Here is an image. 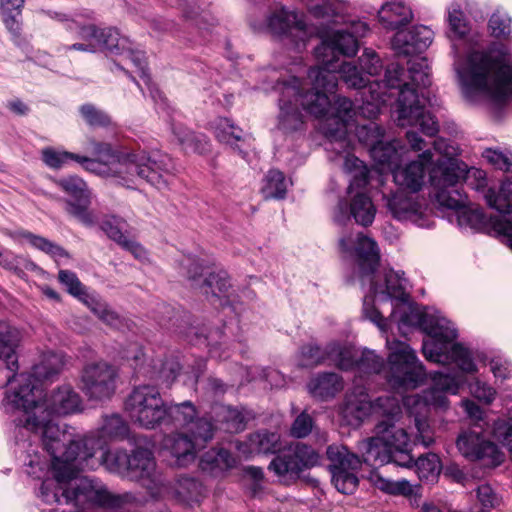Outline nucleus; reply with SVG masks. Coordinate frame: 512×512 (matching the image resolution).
Here are the masks:
<instances>
[{"label":"nucleus","mask_w":512,"mask_h":512,"mask_svg":"<svg viewBox=\"0 0 512 512\" xmlns=\"http://www.w3.org/2000/svg\"><path fill=\"white\" fill-rule=\"evenodd\" d=\"M311 82L312 88L306 92H302L301 81L297 77L277 84L276 88L280 92L277 127L283 133H293L302 129L304 120L299 106L315 118H321L325 114L329 106V91L322 87L317 88L314 81Z\"/></svg>","instance_id":"1a4fd4ad"},{"label":"nucleus","mask_w":512,"mask_h":512,"mask_svg":"<svg viewBox=\"0 0 512 512\" xmlns=\"http://www.w3.org/2000/svg\"><path fill=\"white\" fill-rule=\"evenodd\" d=\"M326 455L334 487L342 494H353L359 485L357 472L362 466L360 456L343 445L328 446Z\"/></svg>","instance_id":"6ab92c4d"},{"label":"nucleus","mask_w":512,"mask_h":512,"mask_svg":"<svg viewBox=\"0 0 512 512\" xmlns=\"http://www.w3.org/2000/svg\"><path fill=\"white\" fill-rule=\"evenodd\" d=\"M21 340L20 331L6 321H0V369L11 372L18 368L15 350Z\"/></svg>","instance_id":"473e14b6"},{"label":"nucleus","mask_w":512,"mask_h":512,"mask_svg":"<svg viewBox=\"0 0 512 512\" xmlns=\"http://www.w3.org/2000/svg\"><path fill=\"white\" fill-rule=\"evenodd\" d=\"M399 331L405 335L410 328H420L427 339L423 341L422 352L428 361L446 364L457 363L464 371L475 370L471 352L461 343L454 341L458 337L457 329L440 313H429L410 305L397 322Z\"/></svg>","instance_id":"39448f33"},{"label":"nucleus","mask_w":512,"mask_h":512,"mask_svg":"<svg viewBox=\"0 0 512 512\" xmlns=\"http://www.w3.org/2000/svg\"><path fill=\"white\" fill-rule=\"evenodd\" d=\"M215 136L219 142L230 145L234 151L245 157L246 153L237 144L238 142L245 141L243 130L236 126L231 119L219 118L216 120Z\"/></svg>","instance_id":"37998d69"},{"label":"nucleus","mask_w":512,"mask_h":512,"mask_svg":"<svg viewBox=\"0 0 512 512\" xmlns=\"http://www.w3.org/2000/svg\"><path fill=\"white\" fill-rule=\"evenodd\" d=\"M504 457L495 443L483 439L479 453L473 460L483 461L484 465L488 467H497L504 461Z\"/></svg>","instance_id":"680f3d73"},{"label":"nucleus","mask_w":512,"mask_h":512,"mask_svg":"<svg viewBox=\"0 0 512 512\" xmlns=\"http://www.w3.org/2000/svg\"><path fill=\"white\" fill-rule=\"evenodd\" d=\"M406 151V146L399 139H392L390 141H380L372 145L370 155L372 159L379 165L387 167L390 170L396 168Z\"/></svg>","instance_id":"4c0bfd02"},{"label":"nucleus","mask_w":512,"mask_h":512,"mask_svg":"<svg viewBox=\"0 0 512 512\" xmlns=\"http://www.w3.org/2000/svg\"><path fill=\"white\" fill-rule=\"evenodd\" d=\"M237 464L236 457L225 448L212 449L204 453L201 457L200 465L202 469H231Z\"/></svg>","instance_id":"8fccbe9b"},{"label":"nucleus","mask_w":512,"mask_h":512,"mask_svg":"<svg viewBox=\"0 0 512 512\" xmlns=\"http://www.w3.org/2000/svg\"><path fill=\"white\" fill-rule=\"evenodd\" d=\"M54 183L71 199L65 202V211L87 227L94 225L93 214L89 211L90 194L86 182L76 175L54 180Z\"/></svg>","instance_id":"4be33fe9"},{"label":"nucleus","mask_w":512,"mask_h":512,"mask_svg":"<svg viewBox=\"0 0 512 512\" xmlns=\"http://www.w3.org/2000/svg\"><path fill=\"white\" fill-rule=\"evenodd\" d=\"M58 281L65 286L70 295L79 300L88 291L86 286L81 283L76 273L71 270H60L58 272Z\"/></svg>","instance_id":"69168bd1"},{"label":"nucleus","mask_w":512,"mask_h":512,"mask_svg":"<svg viewBox=\"0 0 512 512\" xmlns=\"http://www.w3.org/2000/svg\"><path fill=\"white\" fill-rule=\"evenodd\" d=\"M328 363L340 370L348 371L357 368L358 357L355 352L337 342L327 344Z\"/></svg>","instance_id":"49530a36"},{"label":"nucleus","mask_w":512,"mask_h":512,"mask_svg":"<svg viewBox=\"0 0 512 512\" xmlns=\"http://www.w3.org/2000/svg\"><path fill=\"white\" fill-rule=\"evenodd\" d=\"M127 478L140 482L150 496L158 498L164 491V483L156 473V462L151 450L136 447L129 454Z\"/></svg>","instance_id":"412c9836"},{"label":"nucleus","mask_w":512,"mask_h":512,"mask_svg":"<svg viewBox=\"0 0 512 512\" xmlns=\"http://www.w3.org/2000/svg\"><path fill=\"white\" fill-rule=\"evenodd\" d=\"M483 439L484 437L481 433L473 430H466L458 436L456 445L464 457L473 460L479 453Z\"/></svg>","instance_id":"6e6d98bb"},{"label":"nucleus","mask_w":512,"mask_h":512,"mask_svg":"<svg viewBox=\"0 0 512 512\" xmlns=\"http://www.w3.org/2000/svg\"><path fill=\"white\" fill-rule=\"evenodd\" d=\"M448 22L450 32L453 33L456 38H464L469 32V26L458 4H452L448 9Z\"/></svg>","instance_id":"e2e57ef3"},{"label":"nucleus","mask_w":512,"mask_h":512,"mask_svg":"<svg viewBox=\"0 0 512 512\" xmlns=\"http://www.w3.org/2000/svg\"><path fill=\"white\" fill-rule=\"evenodd\" d=\"M127 223L124 219L110 216L105 218L100 225V228L105 234L123 249L131 252L136 258H142L145 254L143 247L132 239H129L124 230Z\"/></svg>","instance_id":"f704fd0d"},{"label":"nucleus","mask_w":512,"mask_h":512,"mask_svg":"<svg viewBox=\"0 0 512 512\" xmlns=\"http://www.w3.org/2000/svg\"><path fill=\"white\" fill-rule=\"evenodd\" d=\"M100 433L102 438L124 439L128 436L129 426L119 414L106 415L103 417Z\"/></svg>","instance_id":"603ef678"},{"label":"nucleus","mask_w":512,"mask_h":512,"mask_svg":"<svg viewBox=\"0 0 512 512\" xmlns=\"http://www.w3.org/2000/svg\"><path fill=\"white\" fill-rule=\"evenodd\" d=\"M190 286L199 291L211 303L220 302L221 306L229 305L231 310L239 314L237 307L229 301V290L232 287L230 277L225 270L210 272L204 276V267L196 257H185L181 262Z\"/></svg>","instance_id":"2eb2a0df"},{"label":"nucleus","mask_w":512,"mask_h":512,"mask_svg":"<svg viewBox=\"0 0 512 512\" xmlns=\"http://www.w3.org/2000/svg\"><path fill=\"white\" fill-rule=\"evenodd\" d=\"M337 72L350 88H366L369 84V92L373 100H384L387 89H399L396 103L398 125L419 127L421 132L429 137L438 133V121L420 103L416 89L410 87L409 83L403 82L404 68L400 64L390 63L386 66L384 79L374 83L377 89L373 88V84L360 66L349 62L338 63Z\"/></svg>","instance_id":"f03ea898"},{"label":"nucleus","mask_w":512,"mask_h":512,"mask_svg":"<svg viewBox=\"0 0 512 512\" xmlns=\"http://www.w3.org/2000/svg\"><path fill=\"white\" fill-rule=\"evenodd\" d=\"M471 177L477 180V189L486 186L484 171L468 168L467 164L456 158L438 160L429 173L436 202L443 208L458 212L459 226L490 235L504 236L512 249V215L500 213L498 216H487L482 209L466 206L467 197L457 188V185L461 181H469Z\"/></svg>","instance_id":"f257e3e1"},{"label":"nucleus","mask_w":512,"mask_h":512,"mask_svg":"<svg viewBox=\"0 0 512 512\" xmlns=\"http://www.w3.org/2000/svg\"><path fill=\"white\" fill-rule=\"evenodd\" d=\"M386 345L390 350L387 367L382 358L373 351L364 350L358 357L357 369L365 373H381L393 389H414L421 384L427 374L415 351L405 342L388 338Z\"/></svg>","instance_id":"6e6552de"},{"label":"nucleus","mask_w":512,"mask_h":512,"mask_svg":"<svg viewBox=\"0 0 512 512\" xmlns=\"http://www.w3.org/2000/svg\"><path fill=\"white\" fill-rule=\"evenodd\" d=\"M320 454L311 446L298 442L287 450L276 453L268 465L281 483H295L305 470L320 464Z\"/></svg>","instance_id":"a211bd4d"},{"label":"nucleus","mask_w":512,"mask_h":512,"mask_svg":"<svg viewBox=\"0 0 512 512\" xmlns=\"http://www.w3.org/2000/svg\"><path fill=\"white\" fill-rule=\"evenodd\" d=\"M17 415L13 419L15 426V438L17 441L25 440L29 433H41L44 449L51 455L53 461L61 463L64 461L63 453L74 442L91 441L94 447V454L98 442L92 437H80L71 439L70 434L61 430L55 423L53 416L40 414L31 409H16Z\"/></svg>","instance_id":"9b49d317"},{"label":"nucleus","mask_w":512,"mask_h":512,"mask_svg":"<svg viewBox=\"0 0 512 512\" xmlns=\"http://www.w3.org/2000/svg\"><path fill=\"white\" fill-rule=\"evenodd\" d=\"M355 253L361 277H371L370 291L373 295L385 293L390 299L397 300L401 303L408 302L409 294L406 292L405 288L406 279L403 277L404 272L394 271L392 269L387 271L384 277V290H380V286L374 281L373 275L378 269L380 254L377 243L373 239L359 234L355 245Z\"/></svg>","instance_id":"ddd939ff"},{"label":"nucleus","mask_w":512,"mask_h":512,"mask_svg":"<svg viewBox=\"0 0 512 512\" xmlns=\"http://www.w3.org/2000/svg\"><path fill=\"white\" fill-rule=\"evenodd\" d=\"M328 362L327 345L322 348L316 343H308L300 348L299 365L303 368H313Z\"/></svg>","instance_id":"864d4df0"},{"label":"nucleus","mask_w":512,"mask_h":512,"mask_svg":"<svg viewBox=\"0 0 512 512\" xmlns=\"http://www.w3.org/2000/svg\"><path fill=\"white\" fill-rule=\"evenodd\" d=\"M434 33L424 25L407 30H398L392 38V48L399 56H410L424 52L432 43Z\"/></svg>","instance_id":"bb28decb"},{"label":"nucleus","mask_w":512,"mask_h":512,"mask_svg":"<svg viewBox=\"0 0 512 512\" xmlns=\"http://www.w3.org/2000/svg\"><path fill=\"white\" fill-rule=\"evenodd\" d=\"M376 215V207L370 196L357 192L348 205L346 200H340L333 213V220L339 225H345L351 218L363 227L370 226Z\"/></svg>","instance_id":"b1692460"},{"label":"nucleus","mask_w":512,"mask_h":512,"mask_svg":"<svg viewBox=\"0 0 512 512\" xmlns=\"http://www.w3.org/2000/svg\"><path fill=\"white\" fill-rule=\"evenodd\" d=\"M343 11V5L334 0H321V3L309 6L310 14L322 22L319 29L321 43L314 49L320 66L310 68L308 78L317 88L322 87L329 93H333L338 85L339 56L352 57L359 49V41L348 29L334 27L344 22Z\"/></svg>","instance_id":"7ed1b4c3"},{"label":"nucleus","mask_w":512,"mask_h":512,"mask_svg":"<svg viewBox=\"0 0 512 512\" xmlns=\"http://www.w3.org/2000/svg\"><path fill=\"white\" fill-rule=\"evenodd\" d=\"M268 27L273 34L289 40L296 49L305 47L306 24L296 13L282 9L269 17Z\"/></svg>","instance_id":"a878e982"},{"label":"nucleus","mask_w":512,"mask_h":512,"mask_svg":"<svg viewBox=\"0 0 512 512\" xmlns=\"http://www.w3.org/2000/svg\"><path fill=\"white\" fill-rule=\"evenodd\" d=\"M196 417V408L191 401L165 403V415L162 425L184 427Z\"/></svg>","instance_id":"79ce46f5"},{"label":"nucleus","mask_w":512,"mask_h":512,"mask_svg":"<svg viewBox=\"0 0 512 512\" xmlns=\"http://www.w3.org/2000/svg\"><path fill=\"white\" fill-rule=\"evenodd\" d=\"M79 113L85 122L92 127H109L112 125L110 115L94 104L85 103L79 107Z\"/></svg>","instance_id":"13d9d810"},{"label":"nucleus","mask_w":512,"mask_h":512,"mask_svg":"<svg viewBox=\"0 0 512 512\" xmlns=\"http://www.w3.org/2000/svg\"><path fill=\"white\" fill-rule=\"evenodd\" d=\"M415 467V471L422 482L433 484L438 480L442 470L440 459L435 453H427L420 456L408 467Z\"/></svg>","instance_id":"a18cd8bd"},{"label":"nucleus","mask_w":512,"mask_h":512,"mask_svg":"<svg viewBox=\"0 0 512 512\" xmlns=\"http://www.w3.org/2000/svg\"><path fill=\"white\" fill-rule=\"evenodd\" d=\"M80 40H95L97 49L100 48L114 55L124 54L129 44V39L121 37L116 28L108 27L100 29L95 24H86L85 27L81 28Z\"/></svg>","instance_id":"c756f323"},{"label":"nucleus","mask_w":512,"mask_h":512,"mask_svg":"<svg viewBox=\"0 0 512 512\" xmlns=\"http://www.w3.org/2000/svg\"><path fill=\"white\" fill-rule=\"evenodd\" d=\"M93 443L89 440L78 441L71 444L63 453L61 463L52 462L53 477L42 481L39 488V496L46 504H61L62 490L68 489L69 480L75 476L73 461L87 460L94 457Z\"/></svg>","instance_id":"4468645a"},{"label":"nucleus","mask_w":512,"mask_h":512,"mask_svg":"<svg viewBox=\"0 0 512 512\" xmlns=\"http://www.w3.org/2000/svg\"><path fill=\"white\" fill-rule=\"evenodd\" d=\"M384 134V129L375 122H370L367 125H362L357 128L359 141L369 146V150L372 148V145L384 139Z\"/></svg>","instance_id":"338daca9"},{"label":"nucleus","mask_w":512,"mask_h":512,"mask_svg":"<svg viewBox=\"0 0 512 512\" xmlns=\"http://www.w3.org/2000/svg\"><path fill=\"white\" fill-rule=\"evenodd\" d=\"M484 196L489 207L512 215V177L502 182L498 192L489 188Z\"/></svg>","instance_id":"c03bdc74"},{"label":"nucleus","mask_w":512,"mask_h":512,"mask_svg":"<svg viewBox=\"0 0 512 512\" xmlns=\"http://www.w3.org/2000/svg\"><path fill=\"white\" fill-rule=\"evenodd\" d=\"M117 371L107 362L84 366L81 373V390L89 400H109L116 390Z\"/></svg>","instance_id":"aec40b11"},{"label":"nucleus","mask_w":512,"mask_h":512,"mask_svg":"<svg viewBox=\"0 0 512 512\" xmlns=\"http://www.w3.org/2000/svg\"><path fill=\"white\" fill-rule=\"evenodd\" d=\"M103 462L110 471L127 477L129 468V454L126 451L114 450L104 452Z\"/></svg>","instance_id":"052dcab7"},{"label":"nucleus","mask_w":512,"mask_h":512,"mask_svg":"<svg viewBox=\"0 0 512 512\" xmlns=\"http://www.w3.org/2000/svg\"><path fill=\"white\" fill-rule=\"evenodd\" d=\"M159 325L165 329L183 336L192 344H206L210 346V353L216 352L217 339L221 338L223 331L220 328L206 332L191 323V315L183 309H177L168 304H161L157 310Z\"/></svg>","instance_id":"f3484780"},{"label":"nucleus","mask_w":512,"mask_h":512,"mask_svg":"<svg viewBox=\"0 0 512 512\" xmlns=\"http://www.w3.org/2000/svg\"><path fill=\"white\" fill-rule=\"evenodd\" d=\"M75 158L77 154L68 151H56L50 147L42 150V161L51 169H60Z\"/></svg>","instance_id":"0e129e2a"},{"label":"nucleus","mask_w":512,"mask_h":512,"mask_svg":"<svg viewBox=\"0 0 512 512\" xmlns=\"http://www.w3.org/2000/svg\"><path fill=\"white\" fill-rule=\"evenodd\" d=\"M174 497L185 503L197 501L201 494V483L195 478L181 476L173 486Z\"/></svg>","instance_id":"3c124183"},{"label":"nucleus","mask_w":512,"mask_h":512,"mask_svg":"<svg viewBox=\"0 0 512 512\" xmlns=\"http://www.w3.org/2000/svg\"><path fill=\"white\" fill-rule=\"evenodd\" d=\"M20 383L19 388L7 394L8 403L15 409H31L53 417L74 414L82 409V399L70 385L54 389L41 400L42 392L31 383L30 377L22 376Z\"/></svg>","instance_id":"9d476101"},{"label":"nucleus","mask_w":512,"mask_h":512,"mask_svg":"<svg viewBox=\"0 0 512 512\" xmlns=\"http://www.w3.org/2000/svg\"><path fill=\"white\" fill-rule=\"evenodd\" d=\"M414 194L397 190L387 199V208L393 218L399 221H411L423 227L425 226L424 208L418 201V197L414 196Z\"/></svg>","instance_id":"cd10ccee"},{"label":"nucleus","mask_w":512,"mask_h":512,"mask_svg":"<svg viewBox=\"0 0 512 512\" xmlns=\"http://www.w3.org/2000/svg\"><path fill=\"white\" fill-rule=\"evenodd\" d=\"M43 14L47 15L49 18L54 19L64 25V28L66 31L70 33H75L76 38L80 39V31L81 28L85 27L86 24L80 22L78 20V17H85L87 19L92 18V12H86L84 14H76L75 16H72L67 13L63 12H57L52 10H42Z\"/></svg>","instance_id":"4d7b16f0"},{"label":"nucleus","mask_w":512,"mask_h":512,"mask_svg":"<svg viewBox=\"0 0 512 512\" xmlns=\"http://www.w3.org/2000/svg\"><path fill=\"white\" fill-rule=\"evenodd\" d=\"M408 71L412 84L417 88H428L431 85L430 68L425 58L409 62Z\"/></svg>","instance_id":"bf43d9fd"},{"label":"nucleus","mask_w":512,"mask_h":512,"mask_svg":"<svg viewBox=\"0 0 512 512\" xmlns=\"http://www.w3.org/2000/svg\"><path fill=\"white\" fill-rule=\"evenodd\" d=\"M165 403L156 386L144 384L134 387L124 406L133 423L146 429H155L163 423Z\"/></svg>","instance_id":"dca6fc26"},{"label":"nucleus","mask_w":512,"mask_h":512,"mask_svg":"<svg viewBox=\"0 0 512 512\" xmlns=\"http://www.w3.org/2000/svg\"><path fill=\"white\" fill-rule=\"evenodd\" d=\"M73 461L75 467V476L69 480L68 489L62 490L65 504H73L81 509H88L94 507L102 508H121L124 504L132 502L135 498L130 493L113 494L110 493L106 487L98 480L85 477H78L77 474L80 470L85 468H92L90 460Z\"/></svg>","instance_id":"f8f14e48"},{"label":"nucleus","mask_w":512,"mask_h":512,"mask_svg":"<svg viewBox=\"0 0 512 512\" xmlns=\"http://www.w3.org/2000/svg\"><path fill=\"white\" fill-rule=\"evenodd\" d=\"M371 481L376 488L387 494L401 496H411L413 494L412 485L405 479L392 481L382 477L378 473H374L371 475Z\"/></svg>","instance_id":"5fc2aeb1"},{"label":"nucleus","mask_w":512,"mask_h":512,"mask_svg":"<svg viewBox=\"0 0 512 512\" xmlns=\"http://www.w3.org/2000/svg\"><path fill=\"white\" fill-rule=\"evenodd\" d=\"M379 398L373 402L366 399V396L363 398H347L341 409L342 417L350 425H359L371 412L380 414L381 419H383L384 415L388 413V408L377 405Z\"/></svg>","instance_id":"72a5a7b5"},{"label":"nucleus","mask_w":512,"mask_h":512,"mask_svg":"<svg viewBox=\"0 0 512 512\" xmlns=\"http://www.w3.org/2000/svg\"><path fill=\"white\" fill-rule=\"evenodd\" d=\"M482 156L496 169L512 173V153L487 148Z\"/></svg>","instance_id":"774afa93"},{"label":"nucleus","mask_w":512,"mask_h":512,"mask_svg":"<svg viewBox=\"0 0 512 512\" xmlns=\"http://www.w3.org/2000/svg\"><path fill=\"white\" fill-rule=\"evenodd\" d=\"M62 367H63V361H62L61 357L57 354L50 353V354L45 355L39 363L35 364L32 367L31 374L22 373V374L16 376V371L18 370V368L13 372H11L7 369H0V372H3V371L7 372V374L5 375V377H6L5 384L6 385L11 384L12 381L15 379L16 382L18 383V386L16 388H19L21 385V383H20L21 377L27 376V377H30L31 383L33 385H35L38 389H40L37 382L45 381V380H52L56 375H58L60 373Z\"/></svg>","instance_id":"7c9ffc66"},{"label":"nucleus","mask_w":512,"mask_h":512,"mask_svg":"<svg viewBox=\"0 0 512 512\" xmlns=\"http://www.w3.org/2000/svg\"><path fill=\"white\" fill-rule=\"evenodd\" d=\"M458 371L443 372L435 371L430 373L432 379V386L425 392L424 400L428 405H432L435 408L447 409L449 406V400L446 393L457 394L459 388L466 382L465 374H472L477 371H464L457 363Z\"/></svg>","instance_id":"5701e85b"},{"label":"nucleus","mask_w":512,"mask_h":512,"mask_svg":"<svg viewBox=\"0 0 512 512\" xmlns=\"http://www.w3.org/2000/svg\"><path fill=\"white\" fill-rule=\"evenodd\" d=\"M217 429L218 425L212 421V417L203 416L193 418L188 425L187 432L202 449L213 439Z\"/></svg>","instance_id":"de8ad7c7"},{"label":"nucleus","mask_w":512,"mask_h":512,"mask_svg":"<svg viewBox=\"0 0 512 512\" xmlns=\"http://www.w3.org/2000/svg\"><path fill=\"white\" fill-rule=\"evenodd\" d=\"M308 392L317 399L328 400L342 390V379L334 372H321L307 383Z\"/></svg>","instance_id":"ea45409f"},{"label":"nucleus","mask_w":512,"mask_h":512,"mask_svg":"<svg viewBox=\"0 0 512 512\" xmlns=\"http://www.w3.org/2000/svg\"><path fill=\"white\" fill-rule=\"evenodd\" d=\"M465 98L475 102L478 95L498 106L512 98V58L508 48L495 43L486 51H473L456 67Z\"/></svg>","instance_id":"20e7f679"},{"label":"nucleus","mask_w":512,"mask_h":512,"mask_svg":"<svg viewBox=\"0 0 512 512\" xmlns=\"http://www.w3.org/2000/svg\"><path fill=\"white\" fill-rule=\"evenodd\" d=\"M140 353L141 351L134 355V360L136 362L135 369L137 370V373L147 377L157 384L165 385L167 387H169L179 375L181 365L177 357L170 356L164 359H153L149 364L140 365L138 367Z\"/></svg>","instance_id":"c85d7f7f"},{"label":"nucleus","mask_w":512,"mask_h":512,"mask_svg":"<svg viewBox=\"0 0 512 512\" xmlns=\"http://www.w3.org/2000/svg\"><path fill=\"white\" fill-rule=\"evenodd\" d=\"M380 23L390 30H400L413 18L412 10L402 1L386 2L378 11Z\"/></svg>","instance_id":"58836bf2"},{"label":"nucleus","mask_w":512,"mask_h":512,"mask_svg":"<svg viewBox=\"0 0 512 512\" xmlns=\"http://www.w3.org/2000/svg\"><path fill=\"white\" fill-rule=\"evenodd\" d=\"M24 0H0V14L3 23L11 34L12 41L20 46L23 42L22 38V9Z\"/></svg>","instance_id":"c9c22d12"},{"label":"nucleus","mask_w":512,"mask_h":512,"mask_svg":"<svg viewBox=\"0 0 512 512\" xmlns=\"http://www.w3.org/2000/svg\"><path fill=\"white\" fill-rule=\"evenodd\" d=\"M89 146L99 162L116 163L115 173L131 188L135 178L145 180L157 189L166 188L169 178L175 175L176 167L171 157L145 151L120 154L107 142L89 140Z\"/></svg>","instance_id":"0eeeda50"},{"label":"nucleus","mask_w":512,"mask_h":512,"mask_svg":"<svg viewBox=\"0 0 512 512\" xmlns=\"http://www.w3.org/2000/svg\"><path fill=\"white\" fill-rule=\"evenodd\" d=\"M378 406L388 408V413L380 419L375 427V435L358 442L362 464L371 467L394 463L397 466H409L413 461L412 442L407 431L397 425L402 417L399 401L393 396H381L377 400Z\"/></svg>","instance_id":"423d86ee"},{"label":"nucleus","mask_w":512,"mask_h":512,"mask_svg":"<svg viewBox=\"0 0 512 512\" xmlns=\"http://www.w3.org/2000/svg\"><path fill=\"white\" fill-rule=\"evenodd\" d=\"M239 449L249 455H276L282 449V443L277 432L261 429L249 434Z\"/></svg>","instance_id":"2f4dec72"},{"label":"nucleus","mask_w":512,"mask_h":512,"mask_svg":"<svg viewBox=\"0 0 512 512\" xmlns=\"http://www.w3.org/2000/svg\"><path fill=\"white\" fill-rule=\"evenodd\" d=\"M212 413L216 416L215 423L218 425V428L225 432L238 433L246 427V419L237 408L216 405L212 408Z\"/></svg>","instance_id":"a19ab883"},{"label":"nucleus","mask_w":512,"mask_h":512,"mask_svg":"<svg viewBox=\"0 0 512 512\" xmlns=\"http://www.w3.org/2000/svg\"><path fill=\"white\" fill-rule=\"evenodd\" d=\"M163 445L177 459L178 465H185L193 460L196 451L201 449L188 432L173 433L166 436Z\"/></svg>","instance_id":"e433bc0d"},{"label":"nucleus","mask_w":512,"mask_h":512,"mask_svg":"<svg viewBox=\"0 0 512 512\" xmlns=\"http://www.w3.org/2000/svg\"><path fill=\"white\" fill-rule=\"evenodd\" d=\"M432 161V153L425 150L417 160L409 162L404 167L399 165L392 170L393 179L398 190L417 193L421 190L427 170Z\"/></svg>","instance_id":"393cba45"},{"label":"nucleus","mask_w":512,"mask_h":512,"mask_svg":"<svg viewBox=\"0 0 512 512\" xmlns=\"http://www.w3.org/2000/svg\"><path fill=\"white\" fill-rule=\"evenodd\" d=\"M261 192L265 199H284L287 193L286 177L283 172L271 169L264 178Z\"/></svg>","instance_id":"09e8293b"}]
</instances>
